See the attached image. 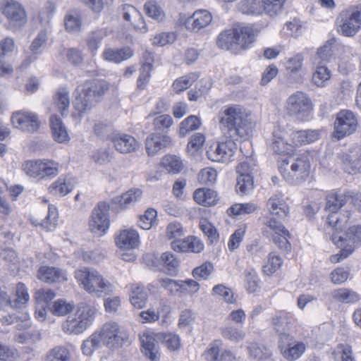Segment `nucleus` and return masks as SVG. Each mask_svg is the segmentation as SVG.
Listing matches in <instances>:
<instances>
[{
    "label": "nucleus",
    "instance_id": "nucleus-1",
    "mask_svg": "<svg viewBox=\"0 0 361 361\" xmlns=\"http://www.w3.org/2000/svg\"><path fill=\"white\" fill-rule=\"evenodd\" d=\"M218 118L221 133L229 140L210 146L207 155L212 161L228 163L237 149L235 142L249 135L252 123L245 108L235 104L223 106L219 112Z\"/></svg>",
    "mask_w": 361,
    "mask_h": 361
},
{
    "label": "nucleus",
    "instance_id": "nucleus-2",
    "mask_svg": "<svg viewBox=\"0 0 361 361\" xmlns=\"http://www.w3.org/2000/svg\"><path fill=\"white\" fill-rule=\"evenodd\" d=\"M266 207L269 215L262 220L264 235L271 238L280 248L288 250L290 247L288 240L290 233L281 222L289 215L290 210L285 195L281 192L272 194Z\"/></svg>",
    "mask_w": 361,
    "mask_h": 361
},
{
    "label": "nucleus",
    "instance_id": "nucleus-3",
    "mask_svg": "<svg viewBox=\"0 0 361 361\" xmlns=\"http://www.w3.org/2000/svg\"><path fill=\"white\" fill-rule=\"evenodd\" d=\"M79 286L93 297L103 298L112 294L114 287L97 270L83 267L75 271Z\"/></svg>",
    "mask_w": 361,
    "mask_h": 361
},
{
    "label": "nucleus",
    "instance_id": "nucleus-4",
    "mask_svg": "<svg viewBox=\"0 0 361 361\" xmlns=\"http://www.w3.org/2000/svg\"><path fill=\"white\" fill-rule=\"evenodd\" d=\"M108 83L104 80H88L76 88L75 108L83 113L90 110L108 90Z\"/></svg>",
    "mask_w": 361,
    "mask_h": 361
},
{
    "label": "nucleus",
    "instance_id": "nucleus-5",
    "mask_svg": "<svg viewBox=\"0 0 361 361\" xmlns=\"http://www.w3.org/2000/svg\"><path fill=\"white\" fill-rule=\"evenodd\" d=\"M59 163L49 159L27 160L22 165L23 171L37 180H51L59 173Z\"/></svg>",
    "mask_w": 361,
    "mask_h": 361
},
{
    "label": "nucleus",
    "instance_id": "nucleus-6",
    "mask_svg": "<svg viewBox=\"0 0 361 361\" xmlns=\"http://www.w3.org/2000/svg\"><path fill=\"white\" fill-rule=\"evenodd\" d=\"M313 104L307 94L297 91L286 99L284 109L287 115L300 121H307L311 118Z\"/></svg>",
    "mask_w": 361,
    "mask_h": 361
},
{
    "label": "nucleus",
    "instance_id": "nucleus-7",
    "mask_svg": "<svg viewBox=\"0 0 361 361\" xmlns=\"http://www.w3.org/2000/svg\"><path fill=\"white\" fill-rule=\"evenodd\" d=\"M346 203H348V196L345 192H333L326 196L325 209L329 212L327 223L336 230L343 227L350 219L349 213L346 214L338 213L339 209Z\"/></svg>",
    "mask_w": 361,
    "mask_h": 361
},
{
    "label": "nucleus",
    "instance_id": "nucleus-8",
    "mask_svg": "<svg viewBox=\"0 0 361 361\" xmlns=\"http://www.w3.org/2000/svg\"><path fill=\"white\" fill-rule=\"evenodd\" d=\"M342 228L336 230L331 240L337 247L342 248V255L348 257L361 246V225H353L343 231Z\"/></svg>",
    "mask_w": 361,
    "mask_h": 361
},
{
    "label": "nucleus",
    "instance_id": "nucleus-9",
    "mask_svg": "<svg viewBox=\"0 0 361 361\" xmlns=\"http://www.w3.org/2000/svg\"><path fill=\"white\" fill-rule=\"evenodd\" d=\"M337 30L345 37L355 36L361 30V4L342 11L336 20Z\"/></svg>",
    "mask_w": 361,
    "mask_h": 361
},
{
    "label": "nucleus",
    "instance_id": "nucleus-10",
    "mask_svg": "<svg viewBox=\"0 0 361 361\" xmlns=\"http://www.w3.org/2000/svg\"><path fill=\"white\" fill-rule=\"evenodd\" d=\"M0 11L8 20L10 30H21L27 23V13L23 4L16 0H1Z\"/></svg>",
    "mask_w": 361,
    "mask_h": 361
},
{
    "label": "nucleus",
    "instance_id": "nucleus-11",
    "mask_svg": "<svg viewBox=\"0 0 361 361\" xmlns=\"http://www.w3.org/2000/svg\"><path fill=\"white\" fill-rule=\"evenodd\" d=\"M95 332L99 334L102 345L109 348L120 347L128 338L126 332L115 322H106Z\"/></svg>",
    "mask_w": 361,
    "mask_h": 361
},
{
    "label": "nucleus",
    "instance_id": "nucleus-12",
    "mask_svg": "<svg viewBox=\"0 0 361 361\" xmlns=\"http://www.w3.org/2000/svg\"><path fill=\"white\" fill-rule=\"evenodd\" d=\"M110 207L106 202H100L93 209L89 220V229L94 235L102 236L109 228V211Z\"/></svg>",
    "mask_w": 361,
    "mask_h": 361
},
{
    "label": "nucleus",
    "instance_id": "nucleus-13",
    "mask_svg": "<svg viewBox=\"0 0 361 361\" xmlns=\"http://www.w3.org/2000/svg\"><path fill=\"white\" fill-rule=\"evenodd\" d=\"M290 137L286 128L281 125L274 127L271 137L267 140L269 149L278 155H288L294 150V145L288 142Z\"/></svg>",
    "mask_w": 361,
    "mask_h": 361
},
{
    "label": "nucleus",
    "instance_id": "nucleus-14",
    "mask_svg": "<svg viewBox=\"0 0 361 361\" xmlns=\"http://www.w3.org/2000/svg\"><path fill=\"white\" fill-rule=\"evenodd\" d=\"M283 161L286 164L290 163V171L286 178L291 183H298L308 176L310 163L307 155L301 154L296 158L289 157Z\"/></svg>",
    "mask_w": 361,
    "mask_h": 361
},
{
    "label": "nucleus",
    "instance_id": "nucleus-15",
    "mask_svg": "<svg viewBox=\"0 0 361 361\" xmlns=\"http://www.w3.org/2000/svg\"><path fill=\"white\" fill-rule=\"evenodd\" d=\"M357 127L355 114L348 110H342L336 116L334 122V137L338 140L354 133Z\"/></svg>",
    "mask_w": 361,
    "mask_h": 361
},
{
    "label": "nucleus",
    "instance_id": "nucleus-16",
    "mask_svg": "<svg viewBox=\"0 0 361 361\" xmlns=\"http://www.w3.org/2000/svg\"><path fill=\"white\" fill-rule=\"evenodd\" d=\"M343 169L348 173H361V146L354 145L338 154Z\"/></svg>",
    "mask_w": 361,
    "mask_h": 361
},
{
    "label": "nucleus",
    "instance_id": "nucleus-17",
    "mask_svg": "<svg viewBox=\"0 0 361 361\" xmlns=\"http://www.w3.org/2000/svg\"><path fill=\"white\" fill-rule=\"evenodd\" d=\"M294 337L292 335H282L279 342V348L283 356L288 360L293 361L299 359L306 350L303 342L293 344Z\"/></svg>",
    "mask_w": 361,
    "mask_h": 361
},
{
    "label": "nucleus",
    "instance_id": "nucleus-18",
    "mask_svg": "<svg viewBox=\"0 0 361 361\" xmlns=\"http://www.w3.org/2000/svg\"><path fill=\"white\" fill-rule=\"evenodd\" d=\"M11 121L16 128L23 131L33 133L37 131L39 126L37 115L31 111H16L13 114Z\"/></svg>",
    "mask_w": 361,
    "mask_h": 361
},
{
    "label": "nucleus",
    "instance_id": "nucleus-19",
    "mask_svg": "<svg viewBox=\"0 0 361 361\" xmlns=\"http://www.w3.org/2000/svg\"><path fill=\"white\" fill-rule=\"evenodd\" d=\"M77 185L75 176L62 174L52 182L48 188L49 193L56 197H64L71 193Z\"/></svg>",
    "mask_w": 361,
    "mask_h": 361
},
{
    "label": "nucleus",
    "instance_id": "nucleus-20",
    "mask_svg": "<svg viewBox=\"0 0 361 361\" xmlns=\"http://www.w3.org/2000/svg\"><path fill=\"white\" fill-rule=\"evenodd\" d=\"M213 17L209 11L204 9L195 11L183 22L185 27L190 32H198L208 27L212 22Z\"/></svg>",
    "mask_w": 361,
    "mask_h": 361
},
{
    "label": "nucleus",
    "instance_id": "nucleus-21",
    "mask_svg": "<svg viewBox=\"0 0 361 361\" xmlns=\"http://www.w3.org/2000/svg\"><path fill=\"white\" fill-rule=\"evenodd\" d=\"M121 15L123 20L129 22L136 30L142 33L147 32L142 15L134 6L128 4L122 5Z\"/></svg>",
    "mask_w": 361,
    "mask_h": 361
},
{
    "label": "nucleus",
    "instance_id": "nucleus-22",
    "mask_svg": "<svg viewBox=\"0 0 361 361\" xmlns=\"http://www.w3.org/2000/svg\"><path fill=\"white\" fill-rule=\"evenodd\" d=\"M157 334L158 333L148 332L140 336L142 352L151 361H159L160 358L159 343L161 340L158 339Z\"/></svg>",
    "mask_w": 361,
    "mask_h": 361
},
{
    "label": "nucleus",
    "instance_id": "nucleus-23",
    "mask_svg": "<svg viewBox=\"0 0 361 361\" xmlns=\"http://www.w3.org/2000/svg\"><path fill=\"white\" fill-rule=\"evenodd\" d=\"M290 137L295 146H303L319 140L322 137V131L318 129L295 130L290 134Z\"/></svg>",
    "mask_w": 361,
    "mask_h": 361
},
{
    "label": "nucleus",
    "instance_id": "nucleus-24",
    "mask_svg": "<svg viewBox=\"0 0 361 361\" xmlns=\"http://www.w3.org/2000/svg\"><path fill=\"white\" fill-rule=\"evenodd\" d=\"M37 278L45 283H62L68 280L67 274L63 269L49 266L41 267L37 271Z\"/></svg>",
    "mask_w": 361,
    "mask_h": 361
},
{
    "label": "nucleus",
    "instance_id": "nucleus-25",
    "mask_svg": "<svg viewBox=\"0 0 361 361\" xmlns=\"http://www.w3.org/2000/svg\"><path fill=\"white\" fill-rule=\"evenodd\" d=\"M30 294L27 286L21 282L17 283L12 295L6 300L7 303L15 309L25 307L30 301Z\"/></svg>",
    "mask_w": 361,
    "mask_h": 361
},
{
    "label": "nucleus",
    "instance_id": "nucleus-26",
    "mask_svg": "<svg viewBox=\"0 0 361 361\" xmlns=\"http://www.w3.org/2000/svg\"><path fill=\"white\" fill-rule=\"evenodd\" d=\"M111 140L115 149L123 154L135 152L139 147V143L135 138L128 134H116Z\"/></svg>",
    "mask_w": 361,
    "mask_h": 361
},
{
    "label": "nucleus",
    "instance_id": "nucleus-27",
    "mask_svg": "<svg viewBox=\"0 0 361 361\" xmlns=\"http://www.w3.org/2000/svg\"><path fill=\"white\" fill-rule=\"evenodd\" d=\"M294 320V316L290 312H280L272 317L271 325L279 336V342L281 341L282 335H290L289 333V324Z\"/></svg>",
    "mask_w": 361,
    "mask_h": 361
},
{
    "label": "nucleus",
    "instance_id": "nucleus-28",
    "mask_svg": "<svg viewBox=\"0 0 361 361\" xmlns=\"http://www.w3.org/2000/svg\"><path fill=\"white\" fill-rule=\"evenodd\" d=\"M171 138L164 134L152 133L145 141L146 150L149 156L155 155L171 144Z\"/></svg>",
    "mask_w": 361,
    "mask_h": 361
},
{
    "label": "nucleus",
    "instance_id": "nucleus-29",
    "mask_svg": "<svg viewBox=\"0 0 361 361\" xmlns=\"http://www.w3.org/2000/svg\"><path fill=\"white\" fill-rule=\"evenodd\" d=\"M116 244L121 249H135L140 244L139 234L136 230L133 228L122 230L116 238Z\"/></svg>",
    "mask_w": 361,
    "mask_h": 361
},
{
    "label": "nucleus",
    "instance_id": "nucleus-30",
    "mask_svg": "<svg viewBox=\"0 0 361 361\" xmlns=\"http://www.w3.org/2000/svg\"><path fill=\"white\" fill-rule=\"evenodd\" d=\"M360 297L357 293L349 288H337L329 294V300L331 302L353 304L358 302Z\"/></svg>",
    "mask_w": 361,
    "mask_h": 361
},
{
    "label": "nucleus",
    "instance_id": "nucleus-31",
    "mask_svg": "<svg viewBox=\"0 0 361 361\" xmlns=\"http://www.w3.org/2000/svg\"><path fill=\"white\" fill-rule=\"evenodd\" d=\"M133 56V51L130 47L122 49L105 48L102 53L104 60L115 63H119L126 61Z\"/></svg>",
    "mask_w": 361,
    "mask_h": 361
},
{
    "label": "nucleus",
    "instance_id": "nucleus-32",
    "mask_svg": "<svg viewBox=\"0 0 361 361\" xmlns=\"http://www.w3.org/2000/svg\"><path fill=\"white\" fill-rule=\"evenodd\" d=\"M207 361H235V355L230 350H221L217 343H213L204 353Z\"/></svg>",
    "mask_w": 361,
    "mask_h": 361
},
{
    "label": "nucleus",
    "instance_id": "nucleus-33",
    "mask_svg": "<svg viewBox=\"0 0 361 361\" xmlns=\"http://www.w3.org/2000/svg\"><path fill=\"white\" fill-rule=\"evenodd\" d=\"M50 126L54 139L59 143L68 142L70 140L68 131L61 118L56 115L50 118Z\"/></svg>",
    "mask_w": 361,
    "mask_h": 361
},
{
    "label": "nucleus",
    "instance_id": "nucleus-34",
    "mask_svg": "<svg viewBox=\"0 0 361 361\" xmlns=\"http://www.w3.org/2000/svg\"><path fill=\"white\" fill-rule=\"evenodd\" d=\"M130 292V300L132 305L135 307L142 308L147 300V293L142 285L137 283L130 284L126 286Z\"/></svg>",
    "mask_w": 361,
    "mask_h": 361
},
{
    "label": "nucleus",
    "instance_id": "nucleus-35",
    "mask_svg": "<svg viewBox=\"0 0 361 361\" xmlns=\"http://www.w3.org/2000/svg\"><path fill=\"white\" fill-rule=\"evenodd\" d=\"M304 56L302 54H297L287 59L285 68L291 75H297L298 80H303L305 72L303 70Z\"/></svg>",
    "mask_w": 361,
    "mask_h": 361
},
{
    "label": "nucleus",
    "instance_id": "nucleus-36",
    "mask_svg": "<svg viewBox=\"0 0 361 361\" xmlns=\"http://www.w3.org/2000/svg\"><path fill=\"white\" fill-rule=\"evenodd\" d=\"M237 48L248 49L255 40V35L252 27L248 26L236 27Z\"/></svg>",
    "mask_w": 361,
    "mask_h": 361
},
{
    "label": "nucleus",
    "instance_id": "nucleus-37",
    "mask_svg": "<svg viewBox=\"0 0 361 361\" xmlns=\"http://www.w3.org/2000/svg\"><path fill=\"white\" fill-rule=\"evenodd\" d=\"M141 196L142 191L140 189H133L121 196L115 197L112 200V203L118 205L121 209H123L136 202L141 198Z\"/></svg>",
    "mask_w": 361,
    "mask_h": 361
},
{
    "label": "nucleus",
    "instance_id": "nucleus-38",
    "mask_svg": "<svg viewBox=\"0 0 361 361\" xmlns=\"http://www.w3.org/2000/svg\"><path fill=\"white\" fill-rule=\"evenodd\" d=\"M96 308L87 304H81L77 308L76 312L73 314L80 323L83 324L88 328L93 322L95 314Z\"/></svg>",
    "mask_w": 361,
    "mask_h": 361
},
{
    "label": "nucleus",
    "instance_id": "nucleus-39",
    "mask_svg": "<svg viewBox=\"0 0 361 361\" xmlns=\"http://www.w3.org/2000/svg\"><path fill=\"white\" fill-rule=\"evenodd\" d=\"M160 164L169 173L171 174L180 173L184 167L181 158L173 154L165 155L161 159Z\"/></svg>",
    "mask_w": 361,
    "mask_h": 361
},
{
    "label": "nucleus",
    "instance_id": "nucleus-40",
    "mask_svg": "<svg viewBox=\"0 0 361 361\" xmlns=\"http://www.w3.org/2000/svg\"><path fill=\"white\" fill-rule=\"evenodd\" d=\"M71 352L68 347L59 345L49 349L45 357V361H71Z\"/></svg>",
    "mask_w": 361,
    "mask_h": 361
},
{
    "label": "nucleus",
    "instance_id": "nucleus-41",
    "mask_svg": "<svg viewBox=\"0 0 361 361\" xmlns=\"http://www.w3.org/2000/svg\"><path fill=\"white\" fill-rule=\"evenodd\" d=\"M193 197L197 204L203 206H212L217 202L216 192L209 188L197 189L194 192Z\"/></svg>",
    "mask_w": 361,
    "mask_h": 361
},
{
    "label": "nucleus",
    "instance_id": "nucleus-42",
    "mask_svg": "<svg viewBox=\"0 0 361 361\" xmlns=\"http://www.w3.org/2000/svg\"><path fill=\"white\" fill-rule=\"evenodd\" d=\"M235 27L231 30H227L222 32L218 37V46L224 49H231L237 48Z\"/></svg>",
    "mask_w": 361,
    "mask_h": 361
},
{
    "label": "nucleus",
    "instance_id": "nucleus-43",
    "mask_svg": "<svg viewBox=\"0 0 361 361\" xmlns=\"http://www.w3.org/2000/svg\"><path fill=\"white\" fill-rule=\"evenodd\" d=\"M106 36V32L104 30H98L90 33L86 39L89 51L92 56L97 53L103 39Z\"/></svg>",
    "mask_w": 361,
    "mask_h": 361
},
{
    "label": "nucleus",
    "instance_id": "nucleus-44",
    "mask_svg": "<svg viewBox=\"0 0 361 361\" xmlns=\"http://www.w3.org/2000/svg\"><path fill=\"white\" fill-rule=\"evenodd\" d=\"M331 77V71L325 66H317L313 73L312 82L318 87H324Z\"/></svg>",
    "mask_w": 361,
    "mask_h": 361
},
{
    "label": "nucleus",
    "instance_id": "nucleus-45",
    "mask_svg": "<svg viewBox=\"0 0 361 361\" xmlns=\"http://www.w3.org/2000/svg\"><path fill=\"white\" fill-rule=\"evenodd\" d=\"M239 9L242 13L250 15L258 16L264 12L260 0H243L239 4Z\"/></svg>",
    "mask_w": 361,
    "mask_h": 361
},
{
    "label": "nucleus",
    "instance_id": "nucleus-46",
    "mask_svg": "<svg viewBox=\"0 0 361 361\" xmlns=\"http://www.w3.org/2000/svg\"><path fill=\"white\" fill-rule=\"evenodd\" d=\"M99 334L94 332L88 338L83 341L80 347L82 354L86 356L92 355L96 350L102 346Z\"/></svg>",
    "mask_w": 361,
    "mask_h": 361
},
{
    "label": "nucleus",
    "instance_id": "nucleus-47",
    "mask_svg": "<svg viewBox=\"0 0 361 361\" xmlns=\"http://www.w3.org/2000/svg\"><path fill=\"white\" fill-rule=\"evenodd\" d=\"M146 14L157 20H162L165 17L164 9L157 0H149L144 5Z\"/></svg>",
    "mask_w": 361,
    "mask_h": 361
},
{
    "label": "nucleus",
    "instance_id": "nucleus-48",
    "mask_svg": "<svg viewBox=\"0 0 361 361\" xmlns=\"http://www.w3.org/2000/svg\"><path fill=\"white\" fill-rule=\"evenodd\" d=\"M257 209V205L254 202L237 203L233 204L228 212L230 216H237L253 214Z\"/></svg>",
    "mask_w": 361,
    "mask_h": 361
},
{
    "label": "nucleus",
    "instance_id": "nucleus-49",
    "mask_svg": "<svg viewBox=\"0 0 361 361\" xmlns=\"http://www.w3.org/2000/svg\"><path fill=\"white\" fill-rule=\"evenodd\" d=\"M199 75L196 73H190L188 75L176 79L173 83V90L176 93H180L188 87L197 80Z\"/></svg>",
    "mask_w": 361,
    "mask_h": 361
},
{
    "label": "nucleus",
    "instance_id": "nucleus-50",
    "mask_svg": "<svg viewBox=\"0 0 361 361\" xmlns=\"http://www.w3.org/2000/svg\"><path fill=\"white\" fill-rule=\"evenodd\" d=\"M58 219L59 214L56 207L53 204L49 205L48 214L42 220L41 226L47 231H52L56 227Z\"/></svg>",
    "mask_w": 361,
    "mask_h": 361
},
{
    "label": "nucleus",
    "instance_id": "nucleus-51",
    "mask_svg": "<svg viewBox=\"0 0 361 361\" xmlns=\"http://www.w3.org/2000/svg\"><path fill=\"white\" fill-rule=\"evenodd\" d=\"M87 328L77 319L74 315L68 317L66 322L63 324V330L68 334H80Z\"/></svg>",
    "mask_w": 361,
    "mask_h": 361
},
{
    "label": "nucleus",
    "instance_id": "nucleus-52",
    "mask_svg": "<svg viewBox=\"0 0 361 361\" xmlns=\"http://www.w3.org/2000/svg\"><path fill=\"white\" fill-rule=\"evenodd\" d=\"M283 261L280 256L275 252L269 254L267 261L262 267V271L265 275L270 276L275 273L282 265Z\"/></svg>",
    "mask_w": 361,
    "mask_h": 361
},
{
    "label": "nucleus",
    "instance_id": "nucleus-53",
    "mask_svg": "<svg viewBox=\"0 0 361 361\" xmlns=\"http://www.w3.org/2000/svg\"><path fill=\"white\" fill-rule=\"evenodd\" d=\"M331 357L334 361H355L351 348L343 344H339L333 350Z\"/></svg>",
    "mask_w": 361,
    "mask_h": 361
},
{
    "label": "nucleus",
    "instance_id": "nucleus-54",
    "mask_svg": "<svg viewBox=\"0 0 361 361\" xmlns=\"http://www.w3.org/2000/svg\"><path fill=\"white\" fill-rule=\"evenodd\" d=\"M336 40L330 39L322 47L318 49L316 56L322 61H329L335 49L337 48Z\"/></svg>",
    "mask_w": 361,
    "mask_h": 361
},
{
    "label": "nucleus",
    "instance_id": "nucleus-55",
    "mask_svg": "<svg viewBox=\"0 0 361 361\" xmlns=\"http://www.w3.org/2000/svg\"><path fill=\"white\" fill-rule=\"evenodd\" d=\"M246 288L249 293L255 292L259 287V279L253 268H247L244 271Z\"/></svg>",
    "mask_w": 361,
    "mask_h": 361
},
{
    "label": "nucleus",
    "instance_id": "nucleus-56",
    "mask_svg": "<svg viewBox=\"0 0 361 361\" xmlns=\"http://www.w3.org/2000/svg\"><path fill=\"white\" fill-rule=\"evenodd\" d=\"M74 307L73 302H67L65 300L59 299L54 302L51 310L54 315L64 316L72 312Z\"/></svg>",
    "mask_w": 361,
    "mask_h": 361
},
{
    "label": "nucleus",
    "instance_id": "nucleus-57",
    "mask_svg": "<svg viewBox=\"0 0 361 361\" xmlns=\"http://www.w3.org/2000/svg\"><path fill=\"white\" fill-rule=\"evenodd\" d=\"M253 189V179L250 174L238 176L237 178L236 190L241 195H247Z\"/></svg>",
    "mask_w": 361,
    "mask_h": 361
},
{
    "label": "nucleus",
    "instance_id": "nucleus-58",
    "mask_svg": "<svg viewBox=\"0 0 361 361\" xmlns=\"http://www.w3.org/2000/svg\"><path fill=\"white\" fill-rule=\"evenodd\" d=\"M221 334L224 338L234 343H239L245 337V334L243 331L233 326L224 327L221 330Z\"/></svg>",
    "mask_w": 361,
    "mask_h": 361
},
{
    "label": "nucleus",
    "instance_id": "nucleus-59",
    "mask_svg": "<svg viewBox=\"0 0 361 361\" xmlns=\"http://www.w3.org/2000/svg\"><path fill=\"white\" fill-rule=\"evenodd\" d=\"M159 285L168 290L171 295H180V280H173L168 277L159 278L157 280Z\"/></svg>",
    "mask_w": 361,
    "mask_h": 361
},
{
    "label": "nucleus",
    "instance_id": "nucleus-60",
    "mask_svg": "<svg viewBox=\"0 0 361 361\" xmlns=\"http://www.w3.org/2000/svg\"><path fill=\"white\" fill-rule=\"evenodd\" d=\"M158 339L164 342L171 350H176L180 347V338L178 335L173 333H158Z\"/></svg>",
    "mask_w": 361,
    "mask_h": 361
},
{
    "label": "nucleus",
    "instance_id": "nucleus-61",
    "mask_svg": "<svg viewBox=\"0 0 361 361\" xmlns=\"http://www.w3.org/2000/svg\"><path fill=\"white\" fill-rule=\"evenodd\" d=\"M246 231V224H243L230 236L228 242V247L230 251L233 252L239 247L240 243L244 238Z\"/></svg>",
    "mask_w": 361,
    "mask_h": 361
},
{
    "label": "nucleus",
    "instance_id": "nucleus-62",
    "mask_svg": "<svg viewBox=\"0 0 361 361\" xmlns=\"http://www.w3.org/2000/svg\"><path fill=\"white\" fill-rule=\"evenodd\" d=\"M54 99L59 111L63 115L70 106L68 92L65 88L59 89Z\"/></svg>",
    "mask_w": 361,
    "mask_h": 361
},
{
    "label": "nucleus",
    "instance_id": "nucleus-63",
    "mask_svg": "<svg viewBox=\"0 0 361 361\" xmlns=\"http://www.w3.org/2000/svg\"><path fill=\"white\" fill-rule=\"evenodd\" d=\"M201 122L195 116H190L184 119L180 124V134L185 136L188 132L195 130L200 128Z\"/></svg>",
    "mask_w": 361,
    "mask_h": 361
},
{
    "label": "nucleus",
    "instance_id": "nucleus-64",
    "mask_svg": "<svg viewBox=\"0 0 361 361\" xmlns=\"http://www.w3.org/2000/svg\"><path fill=\"white\" fill-rule=\"evenodd\" d=\"M246 250L254 262H258L265 255V250L258 240L251 241L246 246Z\"/></svg>",
    "mask_w": 361,
    "mask_h": 361
}]
</instances>
